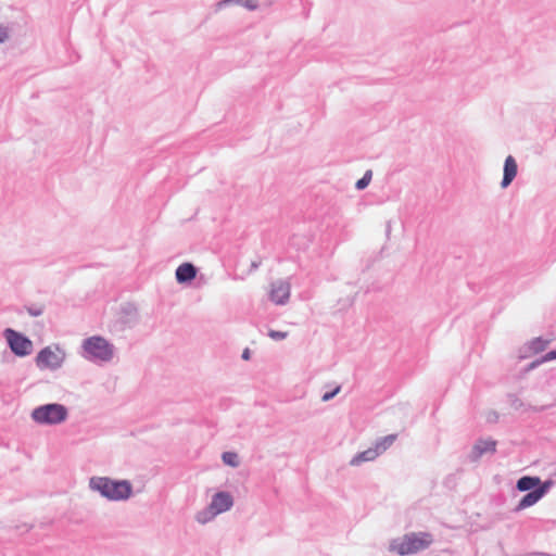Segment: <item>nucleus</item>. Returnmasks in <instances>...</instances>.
<instances>
[{"instance_id": "21", "label": "nucleus", "mask_w": 556, "mask_h": 556, "mask_svg": "<svg viewBox=\"0 0 556 556\" xmlns=\"http://www.w3.org/2000/svg\"><path fill=\"white\" fill-rule=\"evenodd\" d=\"M372 178V172L370 169L366 170L364 175L355 182V188L358 191H362L368 187Z\"/></svg>"}, {"instance_id": "18", "label": "nucleus", "mask_w": 556, "mask_h": 556, "mask_svg": "<svg viewBox=\"0 0 556 556\" xmlns=\"http://www.w3.org/2000/svg\"><path fill=\"white\" fill-rule=\"evenodd\" d=\"M217 515L219 514L208 505L197 513L195 520L201 525H205L212 521Z\"/></svg>"}, {"instance_id": "16", "label": "nucleus", "mask_w": 556, "mask_h": 556, "mask_svg": "<svg viewBox=\"0 0 556 556\" xmlns=\"http://www.w3.org/2000/svg\"><path fill=\"white\" fill-rule=\"evenodd\" d=\"M232 3L240 4L250 11H253L257 8V2L255 0H220L216 3V7L217 10H222Z\"/></svg>"}, {"instance_id": "6", "label": "nucleus", "mask_w": 556, "mask_h": 556, "mask_svg": "<svg viewBox=\"0 0 556 556\" xmlns=\"http://www.w3.org/2000/svg\"><path fill=\"white\" fill-rule=\"evenodd\" d=\"M7 345L16 357H26L33 353V341L23 332L13 328H5L2 332Z\"/></svg>"}, {"instance_id": "19", "label": "nucleus", "mask_w": 556, "mask_h": 556, "mask_svg": "<svg viewBox=\"0 0 556 556\" xmlns=\"http://www.w3.org/2000/svg\"><path fill=\"white\" fill-rule=\"evenodd\" d=\"M549 342L551 341L548 339H544L543 337H536L529 342V349L533 353L538 354L545 351Z\"/></svg>"}, {"instance_id": "25", "label": "nucleus", "mask_w": 556, "mask_h": 556, "mask_svg": "<svg viewBox=\"0 0 556 556\" xmlns=\"http://www.w3.org/2000/svg\"><path fill=\"white\" fill-rule=\"evenodd\" d=\"M542 364H544V361L542 358V356H540L539 358L532 361L531 363H529L526 368H525V372H529L531 370H534L535 368H538L539 366H541Z\"/></svg>"}, {"instance_id": "27", "label": "nucleus", "mask_w": 556, "mask_h": 556, "mask_svg": "<svg viewBox=\"0 0 556 556\" xmlns=\"http://www.w3.org/2000/svg\"><path fill=\"white\" fill-rule=\"evenodd\" d=\"M9 38V30L4 26H0V45L5 42Z\"/></svg>"}, {"instance_id": "2", "label": "nucleus", "mask_w": 556, "mask_h": 556, "mask_svg": "<svg viewBox=\"0 0 556 556\" xmlns=\"http://www.w3.org/2000/svg\"><path fill=\"white\" fill-rule=\"evenodd\" d=\"M89 488L111 502H123L134 494L132 483L126 479H112L110 477H91Z\"/></svg>"}, {"instance_id": "3", "label": "nucleus", "mask_w": 556, "mask_h": 556, "mask_svg": "<svg viewBox=\"0 0 556 556\" xmlns=\"http://www.w3.org/2000/svg\"><path fill=\"white\" fill-rule=\"evenodd\" d=\"M432 543L433 535L430 532H409L392 539L388 551L400 556L413 555L427 549Z\"/></svg>"}, {"instance_id": "26", "label": "nucleus", "mask_w": 556, "mask_h": 556, "mask_svg": "<svg viewBox=\"0 0 556 556\" xmlns=\"http://www.w3.org/2000/svg\"><path fill=\"white\" fill-rule=\"evenodd\" d=\"M544 363L556 361V349H553L542 355Z\"/></svg>"}, {"instance_id": "24", "label": "nucleus", "mask_w": 556, "mask_h": 556, "mask_svg": "<svg viewBox=\"0 0 556 556\" xmlns=\"http://www.w3.org/2000/svg\"><path fill=\"white\" fill-rule=\"evenodd\" d=\"M288 336L287 332H283V331H279V330H273L270 329L268 331V337L271 338L273 340H276V341H280V340H283L286 339Z\"/></svg>"}, {"instance_id": "10", "label": "nucleus", "mask_w": 556, "mask_h": 556, "mask_svg": "<svg viewBox=\"0 0 556 556\" xmlns=\"http://www.w3.org/2000/svg\"><path fill=\"white\" fill-rule=\"evenodd\" d=\"M210 505L218 514L226 513L233 506V496L228 491H217L212 496Z\"/></svg>"}, {"instance_id": "5", "label": "nucleus", "mask_w": 556, "mask_h": 556, "mask_svg": "<svg viewBox=\"0 0 556 556\" xmlns=\"http://www.w3.org/2000/svg\"><path fill=\"white\" fill-rule=\"evenodd\" d=\"M30 416L38 425L54 426L68 418V408L61 403H47L35 407Z\"/></svg>"}, {"instance_id": "22", "label": "nucleus", "mask_w": 556, "mask_h": 556, "mask_svg": "<svg viewBox=\"0 0 556 556\" xmlns=\"http://www.w3.org/2000/svg\"><path fill=\"white\" fill-rule=\"evenodd\" d=\"M25 309L31 317H39L45 312V307L42 305H27L25 306Z\"/></svg>"}, {"instance_id": "31", "label": "nucleus", "mask_w": 556, "mask_h": 556, "mask_svg": "<svg viewBox=\"0 0 556 556\" xmlns=\"http://www.w3.org/2000/svg\"><path fill=\"white\" fill-rule=\"evenodd\" d=\"M390 232V224H388V227H387V233Z\"/></svg>"}, {"instance_id": "7", "label": "nucleus", "mask_w": 556, "mask_h": 556, "mask_svg": "<svg viewBox=\"0 0 556 556\" xmlns=\"http://www.w3.org/2000/svg\"><path fill=\"white\" fill-rule=\"evenodd\" d=\"M61 355L54 353L50 346L42 348L36 355L35 362L40 369L55 370L62 367L65 354L61 350Z\"/></svg>"}, {"instance_id": "29", "label": "nucleus", "mask_w": 556, "mask_h": 556, "mask_svg": "<svg viewBox=\"0 0 556 556\" xmlns=\"http://www.w3.org/2000/svg\"><path fill=\"white\" fill-rule=\"evenodd\" d=\"M242 359L249 361L251 358V351L250 349H244L241 355Z\"/></svg>"}, {"instance_id": "8", "label": "nucleus", "mask_w": 556, "mask_h": 556, "mask_svg": "<svg viewBox=\"0 0 556 556\" xmlns=\"http://www.w3.org/2000/svg\"><path fill=\"white\" fill-rule=\"evenodd\" d=\"M496 445H497V442L491 438L478 439L475 442V444L468 455L469 460L472 463L478 462L486 453L494 454L496 452Z\"/></svg>"}, {"instance_id": "9", "label": "nucleus", "mask_w": 556, "mask_h": 556, "mask_svg": "<svg viewBox=\"0 0 556 556\" xmlns=\"http://www.w3.org/2000/svg\"><path fill=\"white\" fill-rule=\"evenodd\" d=\"M290 298V283L287 280L279 279L271 283L269 299L277 305H285Z\"/></svg>"}, {"instance_id": "4", "label": "nucleus", "mask_w": 556, "mask_h": 556, "mask_svg": "<svg viewBox=\"0 0 556 556\" xmlns=\"http://www.w3.org/2000/svg\"><path fill=\"white\" fill-rule=\"evenodd\" d=\"M81 356L92 363H109L114 356V345L102 336L84 339Z\"/></svg>"}, {"instance_id": "30", "label": "nucleus", "mask_w": 556, "mask_h": 556, "mask_svg": "<svg viewBox=\"0 0 556 556\" xmlns=\"http://www.w3.org/2000/svg\"><path fill=\"white\" fill-rule=\"evenodd\" d=\"M257 267H258V263L253 262V263L251 264V268H252V269H256Z\"/></svg>"}, {"instance_id": "28", "label": "nucleus", "mask_w": 556, "mask_h": 556, "mask_svg": "<svg viewBox=\"0 0 556 556\" xmlns=\"http://www.w3.org/2000/svg\"><path fill=\"white\" fill-rule=\"evenodd\" d=\"M552 380H556V367L551 368V369L548 370V378H547V382H551Z\"/></svg>"}, {"instance_id": "23", "label": "nucleus", "mask_w": 556, "mask_h": 556, "mask_svg": "<svg viewBox=\"0 0 556 556\" xmlns=\"http://www.w3.org/2000/svg\"><path fill=\"white\" fill-rule=\"evenodd\" d=\"M340 391H341V386L338 384L333 389H331L329 391H326L321 395V401L323 402H328V401L332 400L337 394H339Z\"/></svg>"}, {"instance_id": "20", "label": "nucleus", "mask_w": 556, "mask_h": 556, "mask_svg": "<svg viewBox=\"0 0 556 556\" xmlns=\"http://www.w3.org/2000/svg\"><path fill=\"white\" fill-rule=\"evenodd\" d=\"M222 460L225 465L236 468L239 466V456L236 452L227 451L223 452Z\"/></svg>"}, {"instance_id": "15", "label": "nucleus", "mask_w": 556, "mask_h": 556, "mask_svg": "<svg viewBox=\"0 0 556 556\" xmlns=\"http://www.w3.org/2000/svg\"><path fill=\"white\" fill-rule=\"evenodd\" d=\"M379 456L377 450L375 446L368 447L367 450L357 453L353 456V458L350 460L351 466H359L361 464L365 462H372Z\"/></svg>"}, {"instance_id": "1", "label": "nucleus", "mask_w": 556, "mask_h": 556, "mask_svg": "<svg viewBox=\"0 0 556 556\" xmlns=\"http://www.w3.org/2000/svg\"><path fill=\"white\" fill-rule=\"evenodd\" d=\"M554 484L555 481L552 478L542 481L538 476L520 477L516 481L515 488L518 492H525L526 494L519 500L513 511L519 513L535 505L549 492Z\"/></svg>"}, {"instance_id": "11", "label": "nucleus", "mask_w": 556, "mask_h": 556, "mask_svg": "<svg viewBox=\"0 0 556 556\" xmlns=\"http://www.w3.org/2000/svg\"><path fill=\"white\" fill-rule=\"evenodd\" d=\"M197 274L198 267L190 262H185L176 268L175 278L179 285H190L195 279Z\"/></svg>"}, {"instance_id": "14", "label": "nucleus", "mask_w": 556, "mask_h": 556, "mask_svg": "<svg viewBox=\"0 0 556 556\" xmlns=\"http://www.w3.org/2000/svg\"><path fill=\"white\" fill-rule=\"evenodd\" d=\"M507 396L509 399L511 407L515 408L516 410L525 409V410H532L534 413H542V412H545L548 408L555 406V404L533 406V405H530V404H526L516 394L509 393Z\"/></svg>"}, {"instance_id": "13", "label": "nucleus", "mask_w": 556, "mask_h": 556, "mask_svg": "<svg viewBox=\"0 0 556 556\" xmlns=\"http://www.w3.org/2000/svg\"><path fill=\"white\" fill-rule=\"evenodd\" d=\"M137 321V308L131 303H126L121 308V316L118 318V323L123 325V327H132Z\"/></svg>"}, {"instance_id": "12", "label": "nucleus", "mask_w": 556, "mask_h": 556, "mask_svg": "<svg viewBox=\"0 0 556 556\" xmlns=\"http://www.w3.org/2000/svg\"><path fill=\"white\" fill-rule=\"evenodd\" d=\"M518 173V165L516 162V159L513 155H508L505 159L504 167H503V178L501 181V187L503 189L510 186V184L514 181Z\"/></svg>"}, {"instance_id": "17", "label": "nucleus", "mask_w": 556, "mask_h": 556, "mask_svg": "<svg viewBox=\"0 0 556 556\" xmlns=\"http://www.w3.org/2000/svg\"><path fill=\"white\" fill-rule=\"evenodd\" d=\"M397 439V434L392 433L388 434L386 437L379 438L375 442V448L377 450L378 454L384 453Z\"/></svg>"}]
</instances>
